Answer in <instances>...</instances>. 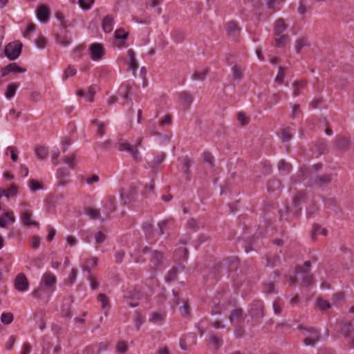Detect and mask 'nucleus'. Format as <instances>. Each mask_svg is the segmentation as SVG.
Masks as SVG:
<instances>
[{"label":"nucleus","instance_id":"nucleus-1","mask_svg":"<svg viewBox=\"0 0 354 354\" xmlns=\"http://www.w3.org/2000/svg\"><path fill=\"white\" fill-rule=\"evenodd\" d=\"M142 142V138L138 139L137 142V146L131 145L127 140L124 139H120L116 144L117 149L120 151L129 152L133 159L139 160L140 159L139 151L137 147H141Z\"/></svg>","mask_w":354,"mask_h":354},{"label":"nucleus","instance_id":"nucleus-2","mask_svg":"<svg viewBox=\"0 0 354 354\" xmlns=\"http://www.w3.org/2000/svg\"><path fill=\"white\" fill-rule=\"evenodd\" d=\"M22 44L20 42L9 43L6 46L5 55L10 60L16 59L21 53Z\"/></svg>","mask_w":354,"mask_h":354},{"label":"nucleus","instance_id":"nucleus-3","mask_svg":"<svg viewBox=\"0 0 354 354\" xmlns=\"http://www.w3.org/2000/svg\"><path fill=\"white\" fill-rule=\"evenodd\" d=\"M89 55L93 61L100 60L104 55L103 46L100 43H93L88 48Z\"/></svg>","mask_w":354,"mask_h":354},{"label":"nucleus","instance_id":"nucleus-4","mask_svg":"<svg viewBox=\"0 0 354 354\" xmlns=\"http://www.w3.org/2000/svg\"><path fill=\"white\" fill-rule=\"evenodd\" d=\"M40 283L50 290L55 291L57 283L56 276L51 272H46L42 277Z\"/></svg>","mask_w":354,"mask_h":354},{"label":"nucleus","instance_id":"nucleus-5","mask_svg":"<svg viewBox=\"0 0 354 354\" xmlns=\"http://www.w3.org/2000/svg\"><path fill=\"white\" fill-rule=\"evenodd\" d=\"M53 292L40 283L39 287L32 292V295L37 299L48 301Z\"/></svg>","mask_w":354,"mask_h":354},{"label":"nucleus","instance_id":"nucleus-6","mask_svg":"<svg viewBox=\"0 0 354 354\" xmlns=\"http://www.w3.org/2000/svg\"><path fill=\"white\" fill-rule=\"evenodd\" d=\"M351 144V139L344 136H337L334 140L335 149L340 151L348 150Z\"/></svg>","mask_w":354,"mask_h":354},{"label":"nucleus","instance_id":"nucleus-7","mask_svg":"<svg viewBox=\"0 0 354 354\" xmlns=\"http://www.w3.org/2000/svg\"><path fill=\"white\" fill-rule=\"evenodd\" d=\"M29 283L26 275L23 273L17 274L15 279V288L20 291L24 292L28 289Z\"/></svg>","mask_w":354,"mask_h":354},{"label":"nucleus","instance_id":"nucleus-8","mask_svg":"<svg viewBox=\"0 0 354 354\" xmlns=\"http://www.w3.org/2000/svg\"><path fill=\"white\" fill-rule=\"evenodd\" d=\"M306 330L308 333V335L304 339V344L306 346H314L317 342L319 341V333L314 328H310Z\"/></svg>","mask_w":354,"mask_h":354},{"label":"nucleus","instance_id":"nucleus-9","mask_svg":"<svg viewBox=\"0 0 354 354\" xmlns=\"http://www.w3.org/2000/svg\"><path fill=\"white\" fill-rule=\"evenodd\" d=\"M332 180L331 174H324L322 176L312 177L310 178V185L324 187L330 183Z\"/></svg>","mask_w":354,"mask_h":354},{"label":"nucleus","instance_id":"nucleus-10","mask_svg":"<svg viewBox=\"0 0 354 354\" xmlns=\"http://www.w3.org/2000/svg\"><path fill=\"white\" fill-rule=\"evenodd\" d=\"M116 209L115 197L113 196H108L104 201V211L106 216H109Z\"/></svg>","mask_w":354,"mask_h":354},{"label":"nucleus","instance_id":"nucleus-11","mask_svg":"<svg viewBox=\"0 0 354 354\" xmlns=\"http://www.w3.org/2000/svg\"><path fill=\"white\" fill-rule=\"evenodd\" d=\"M178 97L181 105L185 109H189L193 102V97L187 91H183L180 92L178 93Z\"/></svg>","mask_w":354,"mask_h":354},{"label":"nucleus","instance_id":"nucleus-12","mask_svg":"<svg viewBox=\"0 0 354 354\" xmlns=\"http://www.w3.org/2000/svg\"><path fill=\"white\" fill-rule=\"evenodd\" d=\"M226 31L229 37L236 40L240 33V29L238 24L234 21H230L226 25Z\"/></svg>","mask_w":354,"mask_h":354},{"label":"nucleus","instance_id":"nucleus-13","mask_svg":"<svg viewBox=\"0 0 354 354\" xmlns=\"http://www.w3.org/2000/svg\"><path fill=\"white\" fill-rule=\"evenodd\" d=\"M26 69L19 66L17 63H11L2 69V75L5 76L10 73L15 74L26 72Z\"/></svg>","mask_w":354,"mask_h":354},{"label":"nucleus","instance_id":"nucleus-14","mask_svg":"<svg viewBox=\"0 0 354 354\" xmlns=\"http://www.w3.org/2000/svg\"><path fill=\"white\" fill-rule=\"evenodd\" d=\"M127 55L129 57L128 67L132 71L133 75L136 76V70L138 68V64L136 59L135 52L133 49H129L127 50Z\"/></svg>","mask_w":354,"mask_h":354},{"label":"nucleus","instance_id":"nucleus-15","mask_svg":"<svg viewBox=\"0 0 354 354\" xmlns=\"http://www.w3.org/2000/svg\"><path fill=\"white\" fill-rule=\"evenodd\" d=\"M342 330L345 336L347 337V341L349 344H351V347H354V337L352 336H350L349 333L354 331V324H352V322H346L344 325V327L342 328Z\"/></svg>","mask_w":354,"mask_h":354},{"label":"nucleus","instance_id":"nucleus-16","mask_svg":"<svg viewBox=\"0 0 354 354\" xmlns=\"http://www.w3.org/2000/svg\"><path fill=\"white\" fill-rule=\"evenodd\" d=\"M114 25V17L111 15H106L102 20V27L105 32H111L113 30Z\"/></svg>","mask_w":354,"mask_h":354},{"label":"nucleus","instance_id":"nucleus-17","mask_svg":"<svg viewBox=\"0 0 354 354\" xmlns=\"http://www.w3.org/2000/svg\"><path fill=\"white\" fill-rule=\"evenodd\" d=\"M22 223L28 226H37L38 223L32 219V212L30 210H25L21 214Z\"/></svg>","mask_w":354,"mask_h":354},{"label":"nucleus","instance_id":"nucleus-18","mask_svg":"<svg viewBox=\"0 0 354 354\" xmlns=\"http://www.w3.org/2000/svg\"><path fill=\"white\" fill-rule=\"evenodd\" d=\"M49 14V10L45 6H40L37 9V16L42 23H46L48 21Z\"/></svg>","mask_w":354,"mask_h":354},{"label":"nucleus","instance_id":"nucleus-19","mask_svg":"<svg viewBox=\"0 0 354 354\" xmlns=\"http://www.w3.org/2000/svg\"><path fill=\"white\" fill-rule=\"evenodd\" d=\"M305 194L303 193H298L292 199V206L295 208L294 212L297 214L301 212L300 205L304 201Z\"/></svg>","mask_w":354,"mask_h":354},{"label":"nucleus","instance_id":"nucleus-20","mask_svg":"<svg viewBox=\"0 0 354 354\" xmlns=\"http://www.w3.org/2000/svg\"><path fill=\"white\" fill-rule=\"evenodd\" d=\"M15 221V217L13 215L12 212H5L0 217V227H6L7 224L10 222V223H13Z\"/></svg>","mask_w":354,"mask_h":354},{"label":"nucleus","instance_id":"nucleus-21","mask_svg":"<svg viewBox=\"0 0 354 354\" xmlns=\"http://www.w3.org/2000/svg\"><path fill=\"white\" fill-rule=\"evenodd\" d=\"M91 123L96 126L97 127V134L102 137L106 133V127L107 126L106 123H104L97 119H94L91 121Z\"/></svg>","mask_w":354,"mask_h":354},{"label":"nucleus","instance_id":"nucleus-22","mask_svg":"<svg viewBox=\"0 0 354 354\" xmlns=\"http://www.w3.org/2000/svg\"><path fill=\"white\" fill-rule=\"evenodd\" d=\"M286 25L283 19H278L274 24V36H280L286 30Z\"/></svg>","mask_w":354,"mask_h":354},{"label":"nucleus","instance_id":"nucleus-23","mask_svg":"<svg viewBox=\"0 0 354 354\" xmlns=\"http://www.w3.org/2000/svg\"><path fill=\"white\" fill-rule=\"evenodd\" d=\"M136 193V189L134 187H130L129 192H120V198L125 204L129 203Z\"/></svg>","mask_w":354,"mask_h":354},{"label":"nucleus","instance_id":"nucleus-24","mask_svg":"<svg viewBox=\"0 0 354 354\" xmlns=\"http://www.w3.org/2000/svg\"><path fill=\"white\" fill-rule=\"evenodd\" d=\"M114 36L117 39H121V46L127 47V44L125 42V39L128 37L129 33L126 32L123 28L117 29L114 32Z\"/></svg>","mask_w":354,"mask_h":354},{"label":"nucleus","instance_id":"nucleus-25","mask_svg":"<svg viewBox=\"0 0 354 354\" xmlns=\"http://www.w3.org/2000/svg\"><path fill=\"white\" fill-rule=\"evenodd\" d=\"M232 76L234 80H241L243 77L244 68L238 64L234 65L232 68Z\"/></svg>","mask_w":354,"mask_h":354},{"label":"nucleus","instance_id":"nucleus-26","mask_svg":"<svg viewBox=\"0 0 354 354\" xmlns=\"http://www.w3.org/2000/svg\"><path fill=\"white\" fill-rule=\"evenodd\" d=\"M98 259L97 257H91L85 263L83 270L86 271L88 274H91V270L97 266Z\"/></svg>","mask_w":354,"mask_h":354},{"label":"nucleus","instance_id":"nucleus-27","mask_svg":"<svg viewBox=\"0 0 354 354\" xmlns=\"http://www.w3.org/2000/svg\"><path fill=\"white\" fill-rule=\"evenodd\" d=\"M62 30L64 31L65 34H59L56 35V39L57 42L62 46H67L68 44H71V38L66 34V31L65 30V29H62Z\"/></svg>","mask_w":354,"mask_h":354},{"label":"nucleus","instance_id":"nucleus-28","mask_svg":"<svg viewBox=\"0 0 354 354\" xmlns=\"http://www.w3.org/2000/svg\"><path fill=\"white\" fill-rule=\"evenodd\" d=\"M36 156L39 159H45L48 154V148L44 146L38 145L35 148Z\"/></svg>","mask_w":354,"mask_h":354},{"label":"nucleus","instance_id":"nucleus-29","mask_svg":"<svg viewBox=\"0 0 354 354\" xmlns=\"http://www.w3.org/2000/svg\"><path fill=\"white\" fill-rule=\"evenodd\" d=\"M278 168L282 174L286 175L290 172L292 166L290 163L286 162L284 160H281L279 162Z\"/></svg>","mask_w":354,"mask_h":354},{"label":"nucleus","instance_id":"nucleus-30","mask_svg":"<svg viewBox=\"0 0 354 354\" xmlns=\"http://www.w3.org/2000/svg\"><path fill=\"white\" fill-rule=\"evenodd\" d=\"M19 87V84L10 83L8 85L7 90L5 93V95L8 99L13 97L16 93V91Z\"/></svg>","mask_w":354,"mask_h":354},{"label":"nucleus","instance_id":"nucleus-31","mask_svg":"<svg viewBox=\"0 0 354 354\" xmlns=\"http://www.w3.org/2000/svg\"><path fill=\"white\" fill-rule=\"evenodd\" d=\"M162 254L158 251H153L151 253V262L153 264L154 266L157 267L162 263Z\"/></svg>","mask_w":354,"mask_h":354},{"label":"nucleus","instance_id":"nucleus-32","mask_svg":"<svg viewBox=\"0 0 354 354\" xmlns=\"http://www.w3.org/2000/svg\"><path fill=\"white\" fill-rule=\"evenodd\" d=\"M306 85V80L296 81L293 84V95L295 96H299L301 93L300 90L304 88Z\"/></svg>","mask_w":354,"mask_h":354},{"label":"nucleus","instance_id":"nucleus-33","mask_svg":"<svg viewBox=\"0 0 354 354\" xmlns=\"http://www.w3.org/2000/svg\"><path fill=\"white\" fill-rule=\"evenodd\" d=\"M207 73H208L207 68H203L201 71H195L194 73L192 76V79L193 80L203 81L206 77Z\"/></svg>","mask_w":354,"mask_h":354},{"label":"nucleus","instance_id":"nucleus-34","mask_svg":"<svg viewBox=\"0 0 354 354\" xmlns=\"http://www.w3.org/2000/svg\"><path fill=\"white\" fill-rule=\"evenodd\" d=\"M72 297H68L64 299V304H63L62 313L65 316H69L71 314V305L73 303Z\"/></svg>","mask_w":354,"mask_h":354},{"label":"nucleus","instance_id":"nucleus-35","mask_svg":"<svg viewBox=\"0 0 354 354\" xmlns=\"http://www.w3.org/2000/svg\"><path fill=\"white\" fill-rule=\"evenodd\" d=\"M281 188V183L279 180L271 179L268 182L267 189L268 192H274Z\"/></svg>","mask_w":354,"mask_h":354},{"label":"nucleus","instance_id":"nucleus-36","mask_svg":"<svg viewBox=\"0 0 354 354\" xmlns=\"http://www.w3.org/2000/svg\"><path fill=\"white\" fill-rule=\"evenodd\" d=\"M292 129L290 127L283 128L281 130V138L283 142H288L292 138Z\"/></svg>","mask_w":354,"mask_h":354},{"label":"nucleus","instance_id":"nucleus-37","mask_svg":"<svg viewBox=\"0 0 354 354\" xmlns=\"http://www.w3.org/2000/svg\"><path fill=\"white\" fill-rule=\"evenodd\" d=\"M77 74V70L73 65H68L66 70L64 71L63 80H66L71 77H73Z\"/></svg>","mask_w":354,"mask_h":354},{"label":"nucleus","instance_id":"nucleus-38","mask_svg":"<svg viewBox=\"0 0 354 354\" xmlns=\"http://www.w3.org/2000/svg\"><path fill=\"white\" fill-rule=\"evenodd\" d=\"M242 317L243 310L241 309H235L231 313L230 319L232 322L234 321L239 322L241 320Z\"/></svg>","mask_w":354,"mask_h":354},{"label":"nucleus","instance_id":"nucleus-39","mask_svg":"<svg viewBox=\"0 0 354 354\" xmlns=\"http://www.w3.org/2000/svg\"><path fill=\"white\" fill-rule=\"evenodd\" d=\"M165 315L160 313H153L151 315L149 321L153 324H161L164 319Z\"/></svg>","mask_w":354,"mask_h":354},{"label":"nucleus","instance_id":"nucleus-40","mask_svg":"<svg viewBox=\"0 0 354 354\" xmlns=\"http://www.w3.org/2000/svg\"><path fill=\"white\" fill-rule=\"evenodd\" d=\"M77 271L76 269L73 268L68 277L64 280V283L67 286H71L76 280Z\"/></svg>","mask_w":354,"mask_h":354},{"label":"nucleus","instance_id":"nucleus-41","mask_svg":"<svg viewBox=\"0 0 354 354\" xmlns=\"http://www.w3.org/2000/svg\"><path fill=\"white\" fill-rule=\"evenodd\" d=\"M286 71V67L279 66L278 73L274 79V82L278 84H281L283 82L284 75Z\"/></svg>","mask_w":354,"mask_h":354},{"label":"nucleus","instance_id":"nucleus-42","mask_svg":"<svg viewBox=\"0 0 354 354\" xmlns=\"http://www.w3.org/2000/svg\"><path fill=\"white\" fill-rule=\"evenodd\" d=\"M310 266H311L310 261H306L302 266H297L295 268V272L296 273H306L310 270Z\"/></svg>","mask_w":354,"mask_h":354},{"label":"nucleus","instance_id":"nucleus-43","mask_svg":"<svg viewBox=\"0 0 354 354\" xmlns=\"http://www.w3.org/2000/svg\"><path fill=\"white\" fill-rule=\"evenodd\" d=\"M327 230L318 225H315L313 229L312 238L315 240V236L318 234L326 235Z\"/></svg>","mask_w":354,"mask_h":354},{"label":"nucleus","instance_id":"nucleus-44","mask_svg":"<svg viewBox=\"0 0 354 354\" xmlns=\"http://www.w3.org/2000/svg\"><path fill=\"white\" fill-rule=\"evenodd\" d=\"M14 319L12 313H3L1 315V322L4 324H10L12 322Z\"/></svg>","mask_w":354,"mask_h":354},{"label":"nucleus","instance_id":"nucleus-45","mask_svg":"<svg viewBox=\"0 0 354 354\" xmlns=\"http://www.w3.org/2000/svg\"><path fill=\"white\" fill-rule=\"evenodd\" d=\"M209 342L215 346L216 348H219L223 344L222 339L214 334H211L209 335Z\"/></svg>","mask_w":354,"mask_h":354},{"label":"nucleus","instance_id":"nucleus-46","mask_svg":"<svg viewBox=\"0 0 354 354\" xmlns=\"http://www.w3.org/2000/svg\"><path fill=\"white\" fill-rule=\"evenodd\" d=\"M165 158V155L164 153H160L155 156L154 159L151 161L149 164L151 167H155L160 165L161 162H163L164 159Z\"/></svg>","mask_w":354,"mask_h":354},{"label":"nucleus","instance_id":"nucleus-47","mask_svg":"<svg viewBox=\"0 0 354 354\" xmlns=\"http://www.w3.org/2000/svg\"><path fill=\"white\" fill-rule=\"evenodd\" d=\"M288 40V36L286 35H281L280 36H275V42L279 47L284 46Z\"/></svg>","mask_w":354,"mask_h":354},{"label":"nucleus","instance_id":"nucleus-48","mask_svg":"<svg viewBox=\"0 0 354 354\" xmlns=\"http://www.w3.org/2000/svg\"><path fill=\"white\" fill-rule=\"evenodd\" d=\"M319 207L313 202H312L307 207V216L309 217L313 216L316 213H317Z\"/></svg>","mask_w":354,"mask_h":354},{"label":"nucleus","instance_id":"nucleus-49","mask_svg":"<svg viewBox=\"0 0 354 354\" xmlns=\"http://www.w3.org/2000/svg\"><path fill=\"white\" fill-rule=\"evenodd\" d=\"M77 3L81 8L86 10L91 8L94 3V0H78Z\"/></svg>","mask_w":354,"mask_h":354},{"label":"nucleus","instance_id":"nucleus-50","mask_svg":"<svg viewBox=\"0 0 354 354\" xmlns=\"http://www.w3.org/2000/svg\"><path fill=\"white\" fill-rule=\"evenodd\" d=\"M86 213L93 219L98 218L103 220L100 214V211L97 209L88 208L86 210Z\"/></svg>","mask_w":354,"mask_h":354},{"label":"nucleus","instance_id":"nucleus-51","mask_svg":"<svg viewBox=\"0 0 354 354\" xmlns=\"http://www.w3.org/2000/svg\"><path fill=\"white\" fill-rule=\"evenodd\" d=\"M263 292L266 294L277 292L275 288V285L272 282H268L267 283H265L263 287Z\"/></svg>","mask_w":354,"mask_h":354},{"label":"nucleus","instance_id":"nucleus-52","mask_svg":"<svg viewBox=\"0 0 354 354\" xmlns=\"http://www.w3.org/2000/svg\"><path fill=\"white\" fill-rule=\"evenodd\" d=\"M308 45V41L305 38H300L297 41L295 48L297 52L299 53L301 52L302 48Z\"/></svg>","mask_w":354,"mask_h":354},{"label":"nucleus","instance_id":"nucleus-53","mask_svg":"<svg viewBox=\"0 0 354 354\" xmlns=\"http://www.w3.org/2000/svg\"><path fill=\"white\" fill-rule=\"evenodd\" d=\"M317 306L320 310H326L330 308L331 304L326 300L318 299L317 301Z\"/></svg>","mask_w":354,"mask_h":354},{"label":"nucleus","instance_id":"nucleus-54","mask_svg":"<svg viewBox=\"0 0 354 354\" xmlns=\"http://www.w3.org/2000/svg\"><path fill=\"white\" fill-rule=\"evenodd\" d=\"M96 93V89L94 86H91L88 88V91H86V100L88 102H93L94 100V95Z\"/></svg>","mask_w":354,"mask_h":354},{"label":"nucleus","instance_id":"nucleus-55","mask_svg":"<svg viewBox=\"0 0 354 354\" xmlns=\"http://www.w3.org/2000/svg\"><path fill=\"white\" fill-rule=\"evenodd\" d=\"M65 163H66L71 168H74L77 164L75 160V156L74 154H71L70 156L66 157L64 159Z\"/></svg>","mask_w":354,"mask_h":354},{"label":"nucleus","instance_id":"nucleus-56","mask_svg":"<svg viewBox=\"0 0 354 354\" xmlns=\"http://www.w3.org/2000/svg\"><path fill=\"white\" fill-rule=\"evenodd\" d=\"M29 187L32 192H36L37 190L41 189L42 186L39 183L37 180L31 179L29 183Z\"/></svg>","mask_w":354,"mask_h":354},{"label":"nucleus","instance_id":"nucleus-57","mask_svg":"<svg viewBox=\"0 0 354 354\" xmlns=\"http://www.w3.org/2000/svg\"><path fill=\"white\" fill-rule=\"evenodd\" d=\"M165 279L168 282H171L176 280L177 279V270L176 268H172L170 270Z\"/></svg>","mask_w":354,"mask_h":354},{"label":"nucleus","instance_id":"nucleus-58","mask_svg":"<svg viewBox=\"0 0 354 354\" xmlns=\"http://www.w3.org/2000/svg\"><path fill=\"white\" fill-rule=\"evenodd\" d=\"M252 310H256L255 315L259 317H262L263 313V305L260 302H257L256 304H254L252 307Z\"/></svg>","mask_w":354,"mask_h":354},{"label":"nucleus","instance_id":"nucleus-59","mask_svg":"<svg viewBox=\"0 0 354 354\" xmlns=\"http://www.w3.org/2000/svg\"><path fill=\"white\" fill-rule=\"evenodd\" d=\"M203 157L204 162L208 163L211 167L214 166V157L209 152H204Z\"/></svg>","mask_w":354,"mask_h":354},{"label":"nucleus","instance_id":"nucleus-60","mask_svg":"<svg viewBox=\"0 0 354 354\" xmlns=\"http://www.w3.org/2000/svg\"><path fill=\"white\" fill-rule=\"evenodd\" d=\"M97 300L101 303V306L102 308H106L108 306L109 301L106 296L103 294L100 293L97 296Z\"/></svg>","mask_w":354,"mask_h":354},{"label":"nucleus","instance_id":"nucleus-61","mask_svg":"<svg viewBox=\"0 0 354 354\" xmlns=\"http://www.w3.org/2000/svg\"><path fill=\"white\" fill-rule=\"evenodd\" d=\"M284 0H268L267 6L269 9L274 10L276 7L283 2Z\"/></svg>","mask_w":354,"mask_h":354},{"label":"nucleus","instance_id":"nucleus-62","mask_svg":"<svg viewBox=\"0 0 354 354\" xmlns=\"http://www.w3.org/2000/svg\"><path fill=\"white\" fill-rule=\"evenodd\" d=\"M314 283V279L312 274H306L302 279V283L305 286H308Z\"/></svg>","mask_w":354,"mask_h":354},{"label":"nucleus","instance_id":"nucleus-63","mask_svg":"<svg viewBox=\"0 0 354 354\" xmlns=\"http://www.w3.org/2000/svg\"><path fill=\"white\" fill-rule=\"evenodd\" d=\"M181 315L187 317L189 315L190 309L187 303L185 302L184 304L179 308Z\"/></svg>","mask_w":354,"mask_h":354},{"label":"nucleus","instance_id":"nucleus-64","mask_svg":"<svg viewBox=\"0 0 354 354\" xmlns=\"http://www.w3.org/2000/svg\"><path fill=\"white\" fill-rule=\"evenodd\" d=\"M187 226L189 229L194 231L198 228V223L194 218H190L187 221Z\"/></svg>","mask_w":354,"mask_h":354}]
</instances>
